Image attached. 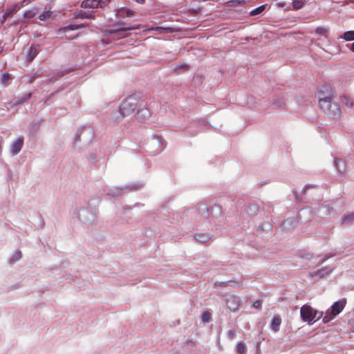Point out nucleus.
I'll list each match as a JSON object with an SVG mask.
<instances>
[{
	"mask_svg": "<svg viewBox=\"0 0 354 354\" xmlns=\"http://www.w3.org/2000/svg\"><path fill=\"white\" fill-rule=\"evenodd\" d=\"M136 108V100L133 97H128L122 101L120 104V110L116 113L120 116H115L114 118L118 120L124 117L131 115Z\"/></svg>",
	"mask_w": 354,
	"mask_h": 354,
	"instance_id": "obj_1",
	"label": "nucleus"
},
{
	"mask_svg": "<svg viewBox=\"0 0 354 354\" xmlns=\"http://www.w3.org/2000/svg\"><path fill=\"white\" fill-rule=\"evenodd\" d=\"M346 304V299L344 298L335 302L330 308L326 312L325 315L323 317V322L324 323H327L331 321L336 315H339L343 310Z\"/></svg>",
	"mask_w": 354,
	"mask_h": 354,
	"instance_id": "obj_2",
	"label": "nucleus"
},
{
	"mask_svg": "<svg viewBox=\"0 0 354 354\" xmlns=\"http://www.w3.org/2000/svg\"><path fill=\"white\" fill-rule=\"evenodd\" d=\"M300 314L302 319L308 323L314 322L317 312L310 306L304 305L301 308Z\"/></svg>",
	"mask_w": 354,
	"mask_h": 354,
	"instance_id": "obj_3",
	"label": "nucleus"
},
{
	"mask_svg": "<svg viewBox=\"0 0 354 354\" xmlns=\"http://www.w3.org/2000/svg\"><path fill=\"white\" fill-rule=\"evenodd\" d=\"M110 0H84L81 6L84 8H102L107 6Z\"/></svg>",
	"mask_w": 354,
	"mask_h": 354,
	"instance_id": "obj_4",
	"label": "nucleus"
},
{
	"mask_svg": "<svg viewBox=\"0 0 354 354\" xmlns=\"http://www.w3.org/2000/svg\"><path fill=\"white\" fill-rule=\"evenodd\" d=\"M319 104L322 109H330L332 106H334V107L337 109V112H340V108L339 105L336 103L332 104L331 98L330 97H320L319 100Z\"/></svg>",
	"mask_w": 354,
	"mask_h": 354,
	"instance_id": "obj_5",
	"label": "nucleus"
},
{
	"mask_svg": "<svg viewBox=\"0 0 354 354\" xmlns=\"http://www.w3.org/2000/svg\"><path fill=\"white\" fill-rule=\"evenodd\" d=\"M24 145V138L19 137L13 141L10 145V151L13 156L17 155L20 152Z\"/></svg>",
	"mask_w": 354,
	"mask_h": 354,
	"instance_id": "obj_6",
	"label": "nucleus"
},
{
	"mask_svg": "<svg viewBox=\"0 0 354 354\" xmlns=\"http://www.w3.org/2000/svg\"><path fill=\"white\" fill-rule=\"evenodd\" d=\"M136 117L138 120L144 122L150 118V112L149 109L145 107L140 108L136 114Z\"/></svg>",
	"mask_w": 354,
	"mask_h": 354,
	"instance_id": "obj_7",
	"label": "nucleus"
},
{
	"mask_svg": "<svg viewBox=\"0 0 354 354\" xmlns=\"http://www.w3.org/2000/svg\"><path fill=\"white\" fill-rule=\"evenodd\" d=\"M39 52V48L38 46H32L26 55L27 61L32 62L38 55Z\"/></svg>",
	"mask_w": 354,
	"mask_h": 354,
	"instance_id": "obj_8",
	"label": "nucleus"
},
{
	"mask_svg": "<svg viewBox=\"0 0 354 354\" xmlns=\"http://www.w3.org/2000/svg\"><path fill=\"white\" fill-rule=\"evenodd\" d=\"M194 239L198 242L205 243L211 239V235L209 233H196Z\"/></svg>",
	"mask_w": 354,
	"mask_h": 354,
	"instance_id": "obj_9",
	"label": "nucleus"
},
{
	"mask_svg": "<svg viewBox=\"0 0 354 354\" xmlns=\"http://www.w3.org/2000/svg\"><path fill=\"white\" fill-rule=\"evenodd\" d=\"M227 306L230 311L234 312L238 309L239 306V301L236 298L229 299L227 301Z\"/></svg>",
	"mask_w": 354,
	"mask_h": 354,
	"instance_id": "obj_10",
	"label": "nucleus"
},
{
	"mask_svg": "<svg viewBox=\"0 0 354 354\" xmlns=\"http://www.w3.org/2000/svg\"><path fill=\"white\" fill-rule=\"evenodd\" d=\"M39 12V9L37 8H33L31 10H26L24 13V17L27 19L33 18Z\"/></svg>",
	"mask_w": 354,
	"mask_h": 354,
	"instance_id": "obj_11",
	"label": "nucleus"
},
{
	"mask_svg": "<svg viewBox=\"0 0 354 354\" xmlns=\"http://www.w3.org/2000/svg\"><path fill=\"white\" fill-rule=\"evenodd\" d=\"M281 319L279 317H274L271 323V328L275 332L278 331L279 329V326L281 324Z\"/></svg>",
	"mask_w": 354,
	"mask_h": 354,
	"instance_id": "obj_12",
	"label": "nucleus"
},
{
	"mask_svg": "<svg viewBox=\"0 0 354 354\" xmlns=\"http://www.w3.org/2000/svg\"><path fill=\"white\" fill-rule=\"evenodd\" d=\"M149 30H156L158 33H164V32H172L174 31L171 28H163V27H152L148 29Z\"/></svg>",
	"mask_w": 354,
	"mask_h": 354,
	"instance_id": "obj_13",
	"label": "nucleus"
},
{
	"mask_svg": "<svg viewBox=\"0 0 354 354\" xmlns=\"http://www.w3.org/2000/svg\"><path fill=\"white\" fill-rule=\"evenodd\" d=\"M22 257V254L20 250H16L11 257L10 261L11 263H15L16 261L20 260Z\"/></svg>",
	"mask_w": 354,
	"mask_h": 354,
	"instance_id": "obj_14",
	"label": "nucleus"
},
{
	"mask_svg": "<svg viewBox=\"0 0 354 354\" xmlns=\"http://www.w3.org/2000/svg\"><path fill=\"white\" fill-rule=\"evenodd\" d=\"M340 37L343 38L345 41H353L354 40V31L353 30L346 31Z\"/></svg>",
	"mask_w": 354,
	"mask_h": 354,
	"instance_id": "obj_15",
	"label": "nucleus"
},
{
	"mask_svg": "<svg viewBox=\"0 0 354 354\" xmlns=\"http://www.w3.org/2000/svg\"><path fill=\"white\" fill-rule=\"evenodd\" d=\"M342 102L347 106V107H352L354 105V100L353 98H351L348 96L343 95L342 96Z\"/></svg>",
	"mask_w": 354,
	"mask_h": 354,
	"instance_id": "obj_16",
	"label": "nucleus"
},
{
	"mask_svg": "<svg viewBox=\"0 0 354 354\" xmlns=\"http://www.w3.org/2000/svg\"><path fill=\"white\" fill-rule=\"evenodd\" d=\"M354 221V212L345 214L342 217V223H349Z\"/></svg>",
	"mask_w": 354,
	"mask_h": 354,
	"instance_id": "obj_17",
	"label": "nucleus"
},
{
	"mask_svg": "<svg viewBox=\"0 0 354 354\" xmlns=\"http://www.w3.org/2000/svg\"><path fill=\"white\" fill-rule=\"evenodd\" d=\"M52 15V12L49 10H44L41 14H40L38 17L39 19L41 21H44L48 19Z\"/></svg>",
	"mask_w": 354,
	"mask_h": 354,
	"instance_id": "obj_18",
	"label": "nucleus"
},
{
	"mask_svg": "<svg viewBox=\"0 0 354 354\" xmlns=\"http://www.w3.org/2000/svg\"><path fill=\"white\" fill-rule=\"evenodd\" d=\"M236 352L238 354H245L246 352V348L243 342H239L236 346Z\"/></svg>",
	"mask_w": 354,
	"mask_h": 354,
	"instance_id": "obj_19",
	"label": "nucleus"
},
{
	"mask_svg": "<svg viewBox=\"0 0 354 354\" xmlns=\"http://www.w3.org/2000/svg\"><path fill=\"white\" fill-rule=\"evenodd\" d=\"M328 31V30L326 28L322 26L317 27L315 30L316 34L323 35L326 37H327Z\"/></svg>",
	"mask_w": 354,
	"mask_h": 354,
	"instance_id": "obj_20",
	"label": "nucleus"
},
{
	"mask_svg": "<svg viewBox=\"0 0 354 354\" xmlns=\"http://www.w3.org/2000/svg\"><path fill=\"white\" fill-rule=\"evenodd\" d=\"M266 8L265 5H262L261 6H259L258 8H256L255 9L250 11V14L251 16L257 15L260 13H261Z\"/></svg>",
	"mask_w": 354,
	"mask_h": 354,
	"instance_id": "obj_21",
	"label": "nucleus"
},
{
	"mask_svg": "<svg viewBox=\"0 0 354 354\" xmlns=\"http://www.w3.org/2000/svg\"><path fill=\"white\" fill-rule=\"evenodd\" d=\"M292 9L293 10H299L304 7V3L301 0H296L292 2Z\"/></svg>",
	"mask_w": 354,
	"mask_h": 354,
	"instance_id": "obj_22",
	"label": "nucleus"
},
{
	"mask_svg": "<svg viewBox=\"0 0 354 354\" xmlns=\"http://www.w3.org/2000/svg\"><path fill=\"white\" fill-rule=\"evenodd\" d=\"M82 26H83V24H81V25L71 24V25H68V26H67L66 27H64L61 30H63L64 32H67L68 30H77V29H78L79 28H80Z\"/></svg>",
	"mask_w": 354,
	"mask_h": 354,
	"instance_id": "obj_23",
	"label": "nucleus"
},
{
	"mask_svg": "<svg viewBox=\"0 0 354 354\" xmlns=\"http://www.w3.org/2000/svg\"><path fill=\"white\" fill-rule=\"evenodd\" d=\"M335 166L337 169V170L339 172H344V162L341 160H336L335 162Z\"/></svg>",
	"mask_w": 354,
	"mask_h": 354,
	"instance_id": "obj_24",
	"label": "nucleus"
},
{
	"mask_svg": "<svg viewBox=\"0 0 354 354\" xmlns=\"http://www.w3.org/2000/svg\"><path fill=\"white\" fill-rule=\"evenodd\" d=\"M212 318V315L209 311H205L202 315V321L204 323L209 322Z\"/></svg>",
	"mask_w": 354,
	"mask_h": 354,
	"instance_id": "obj_25",
	"label": "nucleus"
},
{
	"mask_svg": "<svg viewBox=\"0 0 354 354\" xmlns=\"http://www.w3.org/2000/svg\"><path fill=\"white\" fill-rule=\"evenodd\" d=\"M77 17H80L82 19H93V16L91 14H88L84 11H80L76 16Z\"/></svg>",
	"mask_w": 354,
	"mask_h": 354,
	"instance_id": "obj_26",
	"label": "nucleus"
},
{
	"mask_svg": "<svg viewBox=\"0 0 354 354\" xmlns=\"http://www.w3.org/2000/svg\"><path fill=\"white\" fill-rule=\"evenodd\" d=\"M10 80V75L8 73H4L1 77V82L3 85H7L8 81Z\"/></svg>",
	"mask_w": 354,
	"mask_h": 354,
	"instance_id": "obj_27",
	"label": "nucleus"
},
{
	"mask_svg": "<svg viewBox=\"0 0 354 354\" xmlns=\"http://www.w3.org/2000/svg\"><path fill=\"white\" fill-rule=\"evenodd\" d=\"M243 3L244 1H241L239 0H232L227 2L229 6H238Z\"/></svg>",
	"mask_w": 354,
	"mask_h": 354,
	"instance_id": "obj_28",
	"label": "nucleus"
},
{
	"mask_svg": "<svg viewBox=\"0 0 354 354\" xmlns=\"http://www.w3.org/2000/svg\"><path fill=\"white\" fill-rule=\"evenodd\" d=\"M250 212H252L251 214L254 215L257 213L259 210V207L256 205H252L249 207Z\"/></svg>",
	"mask_w": 354,
	"mask_h": 354,
	"instance_id": "obj_29",
	"label": "nucleus"
},
{
	"mask_svg": "<svg viewBox=\"0 0 354 354\" xmlns=\"http://www.w3.org/2000/svg\"><path fill=\"white\" fill-rule=\"evenodd\" d=\"M332 271L331 269H328L327 271L325 272V270H320L317 272V274L320 277H324L325 274L330 273Z\"/></svg>",
	"mask_w": 354,
	"mask_h": 354,
	"instance_id": "obj_30",
	"label": "nucleus"
},
{
	"mask_svg": "<svg viewBox=\"0 0 354 354\" xmlns=\"http://www.w3.org/2000/svg\"><path fill=\"white\" fill-rule=\"evenodd\" d=\"M139 28H140V25L136 24V25H133L132 26H129V27L121 29L120 31L123 32V31H126V30H136V29H138Z\"/></svg>",
	"mask_w": 354,
	"mask_h": 354,
	"instance_id": "obj_31",
	"label": "nucleus"
},
{
	"mask_svg": "<svg viewBox=\"0 0 354 354\" xmlns=\"http://www.w3.org/2000/svg\"><path fill=\"white\" fill-rule=\"evenodd\" d=\"M225 286H231V287L234 288V286H240L241 285L239 284L238 282H235L234 281H229L228 283Z\"/></svg>",
	"mask_w": 354,
	"mask_h": 354,
	"instance_id": "obj_32",
	"label": "nucleus"
},
{
	"mask_svg": "<svg viewBox=\"0 0 354 354\" xmlns=\"http://www.w3.org/2000/svg\"><path fill=\"white\" fill-rule=\"evenodd\" d=\"M236 334V330L232 329L228 331L227 335L230 339H234Z\"/></svg>",
	"mask_w": 354,
	"mask_h": 354,
	"instance_id": "obj_33",
	"label": "nucleus"
},
{
	"mask_svg": "<svg viewBox=\"0 0 354 354\" xmlns=\"http://www.w3.org/2000/svg\"><path fill=\"white\" fill-rule=\"evenodd\" d=\"M262 301L261 300H257L253 304V307L258 309L261 306Z\"/></svg>",
	"mask_w": 354,
	"mask_h": 354,
	"instance_id": "obj_34",
	"label": "nucleus"
},
{
	"mask_svg": "<svg viewBox=\"0 0 354 354\" xmlns=\"http://www.w3.org/2000/svg\"><path fill=\"white\" fill-rule=\"evenodd\" d=\"M189 68V66L186 64H180L176 68V70H178V69H183V70H187Z\"/></svg>",
	"mask_w": 354,
	"mask_h": 354,
	"instance_id": "obj_35",
	"label": "nucleus"
},
{
	"mask_svg": "<svg viewBox=\"0 0 354 354\" xmlns=\"http://www.w3.org/2000/svg\"><path fill=\"white\" fill-rule=\"evenodd\" d=\"M126 13H127V17H131V16L133 15V12L132 10H127Z\"/></svg>",
	"mask_w": 354,
	"mask_h": 354,
	"instance_id": "obj_36",
	"label": "nucleus"
},
{
	"mask_svg": "<svg viewBox=\"0 0 354 354\" xmlns=\"http://www.w3.org/2000/svg\"><path fill=\"white\" fill-rule=\"evenodd\" d=\"M136 1L138 3L143 4V3L145 2V0H136Z\"/></svg>",
	"mask_w": 354,
	"mask_h": 354,
	"instance_id": "obj_37",
	"label": "nucleus"
},
{
	"mask_svg": "<svg viewBox=\"0 0 354 354\" xmlns=\"http://www.w3.org/2000/svg\"><path fill=\"white\" fill-rule=\"evenodd\" d=\"M351 50L354 52V42L351 44Z\"/></svg>",
	"mask_w": 354,
	"mask_h": 354,
	"instance_id": "obj_38",
	"label": "nucleus"
},
{
	"mask_svg": "<svg viewBox=\"0 0 354 354\" xmlns=\"http://www.w3.org/2000/svg\"><path fill=\"white\" fill-rule=\"evenodd\" d=\"M30 95H30V93H28V94L27 95V96H26V99H28V98L30 97Z\"/></svg>",
	"mask_w": 354,
	"mask_h": 354,
	"instance_id": "obj_39",
	"label": "nucleus"
}]
</instances>
